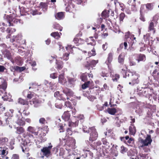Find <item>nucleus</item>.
<instances>
[{"label":"nucleus","mask_w":159,"mask_h":159,"mask_svg":"<svg viewBox=\"0 0 159 159\" xmlns=\"http://www.w3.org/2000/svg\"><path fill=\"white\" fill-rule=\"evenodd\" d=\"M125 74V76H124V77L126 78L127 76L129 77V75L131 76L130 77L131 82H129V84L134 85L135 84H138L139 83V78L140 76L136 71H126Z\"/></svg>","instance_id":"1"},{"label":"nucleus","mask_w":159,"mask_h":159,"mask_svg":"<svg viewBox=\"0 0 159 159\" xmlns=\"http://www.w3.org/2000/svg\"><path fill=\"white\" fill-rule=\"evenodd\" d=\"M7 87V84L5 80L0 78V95L2 96V98L4 100H7V98L6 97L5 89Z\"/></svg>","instance_id":"2"},{"label":"nucleus","mask_w":159,"mask_h":159,"mask_svg":"<svg viewBox=\"0 0 159 159\" xmlns=\"http://www.w3.org/2000/svg\"><path fill=\"white\" fill-rule=\"evenodd\" d=\"M86 126H84L83 130L84 132L89 133L90 132V135L89 140L92 142L96 140L98 137V134L96 131V129L94 127H92L89 129H87Z\"/></svg>","instance_id":"3"},{"label":"nucleus","mask_w":159,"mask_h":159,"mask_svg":"<svg viewBox=\"0 0 159 159\" xmlns=\"http://www.w3.org/2000/svg\"><path fill=\"white\" fill-rule=\"evenodd\" d=\"M125 37L127 38L126 41L130 45H132L136 42V38L134 37L133 35L131 34L129 32H128L125 34Z\"/></svg>","instance_id":"4"},{"label":"nucleus","mask_w":159,"mask_h":159,"mask_svg":"<svg viewBox=\"0 0 159 159\" xmlns=\"http://www.w3.org/2000/svg\"><path fill=\"white\" fill-rule=\"evenodd\" d=\"M8 148L6 146L0 147V157L5 158L8 159V157L6 156L8 153Z\"/></svg>","instance_id":"5"},{"label":"nucleus","mask_w":159,"mask_h":159,"mask_svg":"<svg viewBox=\"0 0 159 159\" xmlns=\"http://www.w3.org/2000/svg\"><path fill=\"white\" fill-rule=\"evenodd\" d=\"M52 147V145L50 143H49V146L43 147L41 149V151L43 153V154L44 156L48 157L50 154L51 150Z\"/></svg>","instance_id":"6"},{"label":"nucleus","mask_w":159,"mask_h":159,"mask_svg":"<svg viewBox=\"0 0 159 159\" xmlns=\"http://www.w3.org/2000/svg\"><path fill=\"white\" fill-rule=\"evenodd\" d=\"M131 152H128V155L129 156H130V159H140L141 158H142V159H144V158L146 157V155L145 154H143L142 153H139V154L136 155V157H134V154L133 152L132 151H131Z\"/></svg>","instance_id":"7"},{"label":"nucleus","mask_w":159,"mask_h":159,"mask_svg":"<svg viewBox=\"0 0 159 159\" xmlns=\"http://www.w3.org/2000/svg\"><path fill=\"white\" fill-rule=\"evenodd\" d=\"M23 136L25 139V140L27 144L33 143L34 140V136L32 135L29 134L28 133H24Z\"/></svg>","instance_id":"8"},{"label":"nucleus","mask_w":159,"mask_h":159,"mask_svg":"<svg viewBox=\"0 0 159 159\" xmlns=\"http://www.w3.org/2000/svg\"><path fill=\"white\" fill-rule=\"evenodd\" d=\"M16 122L20 126H23L25 124V119L21 115L16 117Z\"/></svg>","instance_id":"9"},{"label":"nucleus","mask_w":159,"mask_h":159,"mask_svg":"<svg viewBox=\"0 0 159 159\" xmlns=\"http://www.w3.org/2000/svg\"><path fill=\"white\" fill-rule=\"evenodd\" d=\"M152 141L150 135H148L147 137L145 140H142L141 143L142 145L141 147H143L144 146H147L149 144H150Z\"/></svg>","instance_id":"10"},{"label":"nucleus","mask_w":159,"mask_h":159,"mask_svg":"<svg viewBox=\"0 0 159 159\" xmlns=\"http://www.w3.org/2000/svg\"><path fill=\"white\" fill-rule=\"evenodd\" d=\"M63 92L65 94L66 97V99H69L68 96H72L73 94V92L70 89L66 88L63 90Z\"/></svg>","instance_id":"11"},{"label":"nucleus","mask_w":159,"mask_h":159,"mask_svg":"<svg viewBox=\"0 0 159 159\" xmlns=\"http://www.w3.org/2000/svg\"><path fill=\"white\" fill-rule=\"evenodd\" d=\"M54 97L59 100H62L65 101L66 100V98L64 97L63 94H60L59 91H57L54 94Z\"/></svg>","instance_id":"12"},{"label":"nucleus","mask_w":159,"mask_h":159,"mask_svg":"<svg viewBox=\"0 0 159 159\" xmlns=\"http://www.w3.org/2000/svg\"><path fill=\"white\" fill-rule=\"evenodd\" d=\"M66 80L64 76V74L60 75L58 77V82L60 84L64 85L66 83Z\"/></svg>","instance_id":"13"},{"label":"nucleus","mask_w":159,"mask_h":159,"mask_svg":"<svg viewBox=\"0 0 159 159\" xmlns=\"http://www.w3.org/2000/svg\"><path fill=\"white\" fill-rule=\"evenodd\" d=\"M70 114L68 111H66L63 114L62 117L65 121L69 120L70 117Z\"/></svg>","instance_id":"14"},{"label":"nucleus","mask_w":159,"mask_h":159,"mask_svg":"<svg viewBox=\"0 0 159 159\" xmlns=\"http://www.w3.org/2000/svg\"><path fill=\"white\" fill-rule=\"evenodd\" d=\"M27 130L30 133L33 134L35 135H37L38 134V133L35 132V128L32 126H29L28 127Z\"/></svg>","instance_id":"15"},{"label":"nucleus","mask_w":159,"mask_h":159,"mask_svg":"<svg viewBox=\"0 0 159 159\" xmlns=\"http://www.w3.org/2000/svg\"><path fill=\"white\" fill-rule=\"evenodd\" d=\"M113 59V53L110 52L108 54V57L107 60L105 62L108 65L109 67V65Z\"/></svg>","instance_id":"16"},{"label":"nucleus","mask_w":159,"mask_h":159,"mask_svg":"<svg viewBox=\"0 0 159 159\" xmlns=\"http://www.w3.org/2000/svg\"><path fill=\"white\" fill-rule=\"evenodd\" d=\"M8 141V139L6 138H0V145L1 146H5Z\"/></svg>","instance_id":"17"},{"label":"nucleus","mask_w":159,"mask_h":159,"mask_svg":"<svg viewBox=\"0 0 159 159\" xmlns=\"http://www.w3.org/2000/svg\"><path fill=\"white\" fill-rule=\"evenodd\" d=\"M129 132L130 134L134 135L136 132L135 127L134 125L131 124L129 128Z\"/></svg>","instance_id":"18"},{"label":"nucleus","mask_w":159,"mask_h":159,"mask_svg":"<svg viewBox=\"0 0 159 159\" xmlns=\"http://www.w3.org/2000/svg\"><path fill=\"white\" fill-rule=\"evenodd\" d=\"M152 75L155 80L158 81L159 80V72L157 70H155L153 71Z\"/></svg>","instance_id":"19"},{"label":"nucleus","mask_w":159,"mask_h":159,"mask_svg":"<svg viewBox=\"0 0 159 159\" xmlns=\"http://www.w3.org/2000/svg\"><path fill=\"white\" fill-rule=\"evenodd\" d=\"M40 9H41L42 10L44 11L47 10L48 8V6L46 3L43 2H41L39 6Z\"/></svg>","instance_id":"20"},{"label":"nucleus","mask_w":159,"mask_h":159,"mask_svg":"<svg viewBox=\"0 0 159 159\" xmlns=\"http://www.w3.org/2000/svg\"><path fill=\"white\" fill-rule=\"evenodd\" d=\"M56 19L58 20H61L63 19L64 17V15L63 12H60L57 13L55 15Z\"/></svg>","instance_id":"21"},{"label":"nucleus","mask_w":159,"mask_h":159,"mask_svg":"<svg viewBox=\"0 0 159 159\" xmlns=\"http://www.w3.org/2000/svg\"><path fill=\"white\" fill-rule=\"evenodd\" d=\"M21 148L23 152L26 154L28 155V156H29V153L28 152L29 151L30 149L28 146H24L23 147H22Z\"/></svg>","instance_id":"22"},{"label":"nucleus","mask_w":159,"mask_h":159,"mask_svg":"<svg viewBox=\"0 0 159 159\" xmlns=\"http://www.w3.org/2000/svg\"><path fill=\"white\" fill-rule=\"evenodd\" d=\"M107 111L109 114L114 115L116 112V110L115 108H108L107 109Z\"/></svg>","instance_id":"23"},{"label":"nucleus","mask_w":159,"mask_h":159,"mask_svg":"<svg viewBox=\"0 0 159 159\" xmlns=\"http://www.w3.org/2000/svg\"><path fill=\"white\" fill-rule=\"evenodd\" d=\"M4 56L5 57L7 58L8 59L11 60L12 59L11 54L8 51H6L4 52Z\"/></svg>","instance_id":"24"},{"label":"nucleus","mask_w":159,"mask_h":159,"mask_svg":"<svg viewBox=\"0 0 159 159\" xmlns=\"http://www.w3.org/2000/svg\"><path fill=\"white\" fill-rule=\"evenodd\" d=\"M125 55L124 53H121L118 57V61L119 63H122L124 60Z\"/></svg>","instance_id":"25"},{"label":"nucleus","mask_w":159,"mask_h":159,"mask_svg":"<svg viewBox=\"0 0 159 159\" xmlns=\"http://www.w3.org/2000/svg\"><path fill=\"white\" fill-rule=\"evenodd\" d=\"M25 131V129L22 127H17L16 128V133L19 134H21L23 133Z\"/></svg>","instance_id":"26"},{"label":"nucleus","mask_w":159,"mask_h":159,"mask_svg":"<svg viewBox=\"0 0 159 159\" xmlns=\"http://www.w3.org/2000/svg\"><path fill=\"white\" fill-rule=\"evenodd\" d=\"M51 35L56 39H59L60 38V34L58 32H53L51 34Z\"/></svg>","instance_id":"27"},{"label":"nucleus","mask_w":159,"mask_h":159,"mask_svg":"<svg viewBox=\"0 0 159 159\" xmlns=\"http://www.w3.org/2000/svg\"><path fill=\"white\" fill-rule=\"evenodd\" d=\"M56 64L57 65V69L60 70L63 67V63L61 61H58L57 59L56 60Z\"/></svg>","instance_id":"28"},{"label":"nucleus","mask_w":159,"mask_h":159,"mask_svg":"<svg viewBox=\"0 0 159 159\" xmlns=\"http://www.w3.org/2000/svg\"><path fill=\"white\" fill-rule=\"evenodd\" d=\"M148 31H152L153 33V34L155 32V30H154V24L153 22H151L150 23L149 27H148Z\"/></svg>","instance_id":"29"},{"label":"nucleus","mask_w":159,"mask_h":159,"mask_svg":"<svg viewBox=\"0 0 159 159\" xmlns=\"http://www.w3.org/2000/svg\"><path fill=\"white\" fill-rule=\"evenodd\" d=\"M78 121H76L75 123L70 122L69 121L68 123V125L69 126L72 127H75L78 125Z\"/></svg>","instance_id":"30"},{"label":"nucleus","mask_w":159,"mask_h":159,"mask_svg":"<svg viewBox=\"0 0 159 159\" xmlns=\"http://www.w3.org/2000/svg\"><path fill=\"white\" fill-rule=\"evenodd\" d=\"M18 20L16 19L15 18H13V19H12L11 20L10 18V19H9V21H8L9 24V26L13 25L12 24V22H14L15 23L16 22L17 23V22H18Z\"/></svg>","instance_id":"31"},{"label":"nucleus","mask_w":159,"mask_h":159,"mask_svg":"<svg viewBox=\"0 0 159 159\" xmlns=\"http://www.w3.org/2000/svg\"><path fill=\"white\" fill-rule=\"evenodd\" d=\"M146 59L145 56L143 54H140L139 55V59L138 61L139 62L140 61H144Z\"/></svg>","instance_id":"32"},{"label":"nucleus","mask_w":159,"mask_h":159,"mask_svg":"<svg viewBox=\"0 0 159 159\" xmlns=\"http://www.w3.org/2000/svg\"><path fill=\"white\" fill-rule=\"evenodd\" d=\"M73 48H74V47H72L71 45H68L66 47V49L67 51L69 53L73 52Z\"/></svg>","instance_id":"33"},{"label":"nucleus","mask_w":159,"mask_h":159,"mask_svg":"<svg viewBox=\"0 0 159 159\" xmlns=\"http://www.w3.org/2000/svg\"><path fill=\"white\" fill-rule=\"evenodd\" d=\"M98 60H93L89 64V65L88 66H89L92 67L94 66L95 65L98 63Z\"/></svg>","instance_id":"34"},{"label":"nucleus","mask_w":159,"mask_h":159,"mask_svg":"<svg viewBox=\"0 0 159 159\" xmlns=\"http://www.w3.org/2000/svg\"><path fill=\"white\" fill-rule=\"evenodd\" d=\"M34 93L32 92H28L27 96V98L29 99H30L34 97Z\"/></svg>","instance_id":"35"},{"label":"nucleus","mask_w":159,"mask_h":159,"mask_svg":"<svg viewBox=\"0 0 159 159\" xmlns=\"http://www.w3.org/2000/svg\"><path fill=\"white\" fill-rule=\"evenodd\" d=\"M81 40V39H79L77 38H75L73 40V42L76 45H78L80 44Z\"/></svg>","instance_id":"36"},{"label":"nucleus","mask_w":159,"mask_h":159,"mask_svg":"<svg viewBox=\"0 0 159 159\" xmlns=\"http://www.w3.org/2000/svg\"><path fill=\"white\" fill-rule=\"evenodd\" d=\"M53 28L57 30L61 31L62 30V28L60 26V25L57 24H55L54 25Z\"/></svg>","instance_id":"37"},{"label":"nucleus","mask_w":159,"mask_h":159,"mask_svg":"<svg viewBox=\"0 0 159 159\" xmlns=\"http://www.w3.org/2000/svg\"><path fill=\"white\" fill-rule=\"evenodd\" d=\"M127 149L123 146L120 147V152L122 153H124L127 151Z\"/></svg>","instance_id":"38"},{"label":"nucleus","mask_w":159,"mask_h":159,"mask_svg":"<svg viewBox=\"0 0 159 159\" xmlns=\"http://www.w3.org/2000/svg\"><path fill=\"white\" fill-rule=\"evenodd\" d=\"M72 134V132L70 129H67L66 133V136L65 139H66L67 138V136H69V135H71Z\"/></svg>","instance_id":"39"},{"label":"nucleus","mask_w":159,"mask_h":159,"mask_svg":"<svg viewBox=\"0 0 159 159\" xmlns=\"http://www.w3.org/2000/svg\"><path fill=\"white\" fill-rule=\"evenodd\" d=\"M30 13L33 15H35L37 14H40L41 13L38 12L37 9L31 10L30 11Z\"/></svg>","instance_id":"40"},{"label":"nucleus","mask_w":159,"mask_h":159,"mask_svg":"<svg viewBox=\"0 0 159 159\" xmlns=\"http://www.w3.org/2000/svg\"><path fill=\"white\" fill-rule=\"evenodd\" d=\"M153 6L152 3H148L146 5L147 8L149 10H152L153 8Z\"/></svg>","instance_id":"41"},{"label":"nucleus","mask_w":159,"mask_h":159,"mask_svg":"<svg viewBox=\"0 0 159 159\" xmlns=\"http://www.w3.org/2000/svg\"><path fill=\"white\" fill-rule=\"evenodd\" d=\"M90 82L89 81H88L86 83H85L84 84L82 85V88L83 89H86L88 87V86L90 84Z\"/></svg>","instance_id":"42"},{"label":"nucleus","mask_w":159,"mask_h":159,"mask_svg":"<svg viewBox=\"0 0 159 159\" xmlns=\"http://www.w3.org/2000/svg\"><path fill=\"white\" fill-rule=\"evenodd\" d=\"M9 111L11 112V114H9V113H8V112H6V113H8V114H7V116H6L7 117H9V118L10 119H8V120L9 121V122H10L11 121V120H10L11 118V117H12V113H13V112H14V110H13V109H10L9 110Z\"/></svg>","instance_id":"43"},{"label":"nucleus","mask_w":159,"mask_h":159,"mask_svg":"<svg viewBox=\"0 0 159 159\" xmlns=\"http://www.w3.org/2000/svg\"><path fill=\"white\" fill-rule=\"evenodd\" d=\"M65 106L70 109H72V107L69 101H66L65 102Z\"/></svg>","instance_id":"44"},{"label":"nucleus","mask_w":159,"mask_h":159,"mask_svg":"<svg viewBox=\"0 0 159 159\" xmlns=\"http://www.w3.org/2000/svg\"><path fill=\"white\" fill-rule=\"evenodd\" d=\"M125 16V14L123 13H120V22H123V20Z\"/></svg>","instance_id":"45"},{"label":"nucleus","mask_w":159,"mask_h":159,"mask_svg":"<svg viewBox=\"0 0 159 159\" xmlns=\"http://www.w3.org/2000/svg\"><path fill=\"white\" fill-rule=\"evenodd\" d=\"M21 35H18L16 36L13 39V41H17L19 40H20L21 39Z\"/></svg>","instance_id":"46"},{"label":"nucleus","mask_w":159,"mask_h":159,"mask_svg":"<svg viewBox=\"0 0 159 159\" xmlns=\"http://www.w3.org/2000/svg\"><path fill=\"white\" fill-rule=\"evenodd\" d=\"M70 143H71L70 144H68V145L70 147H72L73 146H75V139H72L70 140Z\"/></svg>","instance_id":"47"},{"label":"nucleus","mask_w":159,"mask_h":159,"mask_svg":"<svg viewBox=\"0 0 159 159\" xmlns=\"http://www.w3.org/2000/svg\"><path fill=\"white\" fill-rule=\"evenodd\" d=\"M88 55L89 57L91 56H94L96 54L95 50L93 48L91 50V52H88Z\"/></svg>","instance_id":"48"},{"label":"nucleus","mask_w":159,"mask_h":159,"mask_svg":"<svg viewBox=\"0 0 159 159\" xmlns=\"http://www.w3.org/2000/svg\"><path fill=\"white\" fill-rule=\"evenodd\" d=\"M81 78L82 80L83 81H85L87 80V77L86 75L84 74L82 75L81 76Z\"/></svg>","instance_id":"49"},{"label":"nucleus","mask_w":159,"mask_h":159,"mask_svg":"<svg viewBox=\"0 0 159 159\" xmlns=\"http://www.w3.org/2000/svg\"><path fill=\"white\" fill-rule=\"evenodd\" d=\"M7 32L9 33H12L16 31V30L14 28H8L7 30Z\"/></svg>","instance_id":"50"},{"label":"nucleus","mask_w":159,"mask_h":159,"mask_svg":"<svg viewBox=\"0 0 159 159\" xmlns=\"http://www.w3.org/2000/svg\"><path fill=\"white\" fill-rule=\"evenodd\" d=\"M93 37H89V39L92 40V42H90L89 43H88V44H90L92 46H94L96 44V43L95 41V40L92 39Z\"/></svg>","instance_id":"51"},{"label":"nucleus","mask_w":159,"mask_h":159,"mask_svg":"<svg viewBox=\"0 0 159 159\" xmlns=\"http://www.w3.org/2000/svg\"><path fill=\"white\" fill-rule=\"evenodd\" d=\"M55 106L57 108L61 109L62 107V105L60 103L57 102L55 104Z\"/></svg>","instance_id":"52"},{"label":"nucleus","mask_w":159,"mask_h":159,"mask_svg":"<svg viewBox=\"0 0 159 159\" xmlns=\"http://www.w3.org/2000/svg\"><path fill=\"white\" fill-rule=\"evenodd\" d=\"M119 78V75L118 74H115V76L112 77V80L113 81H117Z\"/></svg>","instance_id":"53"},{"label":"nucleus","mask_w":159,"mask_h":159,"mask_svg":"<svg viewBox=\"0 0 159 159\" xmlns=\"http://www.w3.org/2000/svg\"><path fill=\"white\" fill-rule=\"evenodd\" d=\"M69 54L65 53L63 56V58L64 60L66 61L69 59Z\"/></svg>","instance_id":"54"},{"label":"nucleus","mask_w":159,"mask_h":159,"mask_svg":"<svg viewBox=\"0 0 159 159\" xmlns=\"http://www.w3.org/2000/svg\"><path fill=\"white\" fill-rule=\"evenodd\" d=\"M32 102L33 104L36 105L37 104L39 103V100L37 98H33L32 99Z\"/></svg>","instance_id":"55"},{"label":"nucleus","mask_w":159,"mask_h":159,"mask_svg":"<svg viewBox=\"0 0 159 159\" xmlns=\"http://www.w3.org/2000/svg\"><path fill=\"white\" fill-rule=\"evenodd\" d=\"M69 7L70 8V9L69 10V11L71 12L73 11V9L74 8V5L73 4H70L69 5L67 8H69Z\"/></svg>","instance_id":"56"},{"label":"nucleus","mask_w":159,"mask_h":159,"mask_svg":"<svg viewBox=\"0 0 159 159\" xmlns=\"http://www.w3.org/2000/svg\"><path fill=\"white\" fill-rule=\"evenodd\" d=\"M18 102L20 104L23 105L25 104V101L21 98H19V99Z\"/></svg>","instance_id":"57"},{"label":"nucleus","mask_w":159,"mask_h":159,"mask_svg":"<svg viewBox=\"0 0 159 159\" xmlns=\"http://www.w3.org/2000/svg\"><path fill=\"white\" fill-rule=\"evenodd\" d=\"M50 77L54 79L57 78V75L56 73H54L51 74L50 75Z\"/></svg>","instance_id":"58"},{"label":"nucleus","mask_w":159,"mask_h":159,"mask_svg":"<svg viewBox=\"0 0 159 159\" xmlns=\"http://www.w3.org/2000/svg\"><path fill=\"white\" fill-rule=\"evenodd\" d=\"M158 16L157 15L154 16L153 18L152 21L156 22L158 19Z\"/></svg>","instance_id":"59"},{"label":"nucleus","mask_w":159,"mask_h":159,"mask_svg":"<svg viewBox=\"0 0 159 159\" xmlns=\"http://www.w3.org/2000/svg\"><path fill=\"white\" fill-rule=\"evenodd\" d=\"M45 120L43 118H41L39 120V122L40 123L42 124H44L45 122Z\"/></svg>","instance_id":"60"},{"label":"nucleus","mask_w":159,"mask_h":159,"mask_svg":"<svg viewBox=\"0 0 159 159\" xmlns=\"http://www.w3.org/2000/svg\"><path fill=\"white\" fill-rule=\"evenodd\" d=\"M143 147V149L145 152H148L150 151V149L148 147Z\"/></svg>","instance_id":"61"},{"label":"nucleus","mask_w":159,"mask_h":159,"mask_svg":"<svg viewBox=\"0 0 159 159\" xmlns=\"http://www.w3.org/2000/svg\"><path fill=\"white\" fill-rule=\"evenodd\" d=\"M6 68L2 66H0V72H3Z\"/></svg>","instance_id":"62"},{"label":"nucleus","mask_w":159,"mask_h":159,"mask_svg":"<svg viewBox=\"0 0 159 159\" xmlns=\"http://www.w3.org/2000/svg\"><path fill=\"white\" fill-rule=\"evenodd\" d=\"M11 159H19L18 155L16 154L13 155Z\"/></svg>","instance_id":"63"},{"label":"nucleus","mask_w":159,"mask_h":159,"mask_svg":"<svg viewBox=\"0 0 159 159\" xmlns=\"http://www.w3.org/2000/svg\"><path fill=\"white\" fill-rule=\"evenodd\" d=\"M78 118L80 120H83L84 119V116L83 115H80L78 117Z\"/></svg>","instance_id":"64"}]
</instances>
